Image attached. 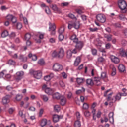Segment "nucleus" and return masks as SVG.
Instances as JSON below:
<instances>
[{
	"mask_svg": "<svg viewBox=\"0 0 127 127\" xmlns=\"http://www.w3.org/2000/svg\"><path fill=\"white\" fill-rule=\"evenodd\" d=\"M52 57H57V58H59L60 59H62L65 56V52H64V49L62 48H60L58 52L56 51H54L52 54Z\"/></svg>",
	"mask_w": 127,
	"mask_h": 127,
	"instance_id": "nucleus-1",
	"label": "nucleus"
},
{
	"mask_svg": "<svg viewBox=\"0 0 127 127\" xmlns=\"http://www.w3.org/2000/svg\"><path fill=\"white\" fill-rule=\"evenodd\" d=\"M118 6L120 8L121 13H126L127 12V3L124 0H119L118 1Z\"/></svg>",
	"mask_w": 127,
	"mask_h": 127,
	"instance_id": "nucleus-2",
	"label": "nucleus"
},
{
	"mask_svg": "<svg viewBox=\"0 0 127 127\" xmlns=\"http://www.w3.org/2000/svg\"><path fill=\"white\" fill-rule=\"evenodd\" d=\"M30 73L31 75H33L34 78L37 79L38 80L41 79V77H42V72L40 70L35 71L31 69L30 70Z\"/></svg>",
	"mask_w": 127,
	"mask_h": 127,
	"instance_id": "nucleus-3",
	"label": "nucleus"
},
{
	"mask_svg": "<svg viewBox=\"0 0 127 127\" xmlns=\"http://www.w3.org/2000/svg\"><path fill=\"white\" fill-rule=\"evenodd\" d=\"M53 70L55 72H61L63 70V66L58 63H56L53 66Z\"/></svg>",
	"mask_w": 127,
	"mask_h": 127,
	"instance_id": "nucleus-4",
	"label": "nucleus"
},
{
	"mask_svg": "<svg viewBox=\"0 0 127 127\" xmlns=\"http://www.w3.org/2000/svg\"><path fill=\"white\" fill-rule=\"evenodd\" d=\"M96 19L101 23H105L106 22V16L103 14H99L96 16Z\"/></svg>",
	"mask_w": 127,
	"mask_h": 127,
	"instance_id": "nucleus-5",
	"label": "nucleus"
},
{
	"mask_svg": "<svg viewBox=\"0 0 127 127\" xmlns=\"http://www.w3.org/2000/svg\"><path fill=\"white\" fill-rule=\"evenodd\" d=\"M6 18L7 20H9V21H11L13 24H14V23H16V22H17V18L13 15L9 14L6 16Z\"/></svg>",
	"mask_w": 127,
	"mask_h": 127,
	"instance_id": "nucleus-6",
	"label": "nucleus"
},
{
	"mask_svg": "<svg viewBox=\"0 0 127 127\" xmlns=\"http://www.w3.org/2000/svg\"><path fill=\"white\" fill-rule=\"evenodd\" d=\"M24 75V72L22 71H18L16 73V75L15 77L16 82H18L21 79H22V76Z\"/></svg>",
	"mask_w": 127,
	"mask_h": 127,
	"instance_id": "nucleus-7",
	"label": "nucleus"
},
{
	"mask_svg": "<svg viewBox=\"0 0 127 127\" xmlns=\"http://www.w3.org/2000/svg\"><path fill=\"white\" fill-rule=\"evenodd\" d=\"M42 90L44 91L46 94H48V95H51L53 93L52 89L49 87H47V85L45 84L43 86Z\"/></svg>",
	"mask_w": 127,
	"mask_h": 127,
	"instance_id": "nucleus-8",
	"label": "nucleus"
},
{
	"mask_svg": "<svg viewBox=\"0 0 127 127\" xmlns=\"http://www.w3.org/2000/svg\"><path fill=\"white\" fill-rule=\"evenodd\" d=\"M10 96L9 95H6L5 97L2 98V103L3 105H7L9 102H10Z\"/></svg>",
	"mask_w": 127,
	"mask_h": 127,
	"instance_id": "nucleus-9",
	"label": "nucleus"
},
{
	"mask_svg": "<svg viewBox=\"0 0 127 127\" xmlns=\"http://www.w3.org/2000/svg\"><path fill=\"white\" fill-rule=\"evenodd\" d=\"M115 100L113 98L112 99V101L113 102H119V101H121V99H122V96H121V92H118L116 94L115 96H114Z\"/></svg>",
	"mask_w": 127,
	"mask_h": 127,
	"instance_id": "nucleus-10",
	"label": "nucleus"
},
{
	"mask_svg": "<svg viewBox=\"0 0 127 127\" xmlns=\"http://www.w3.org/2000/svg\"><path fill=\"white\" fill-rule=\"evenodd\" d=\"M110 59L113 62V63H115L116 64L119 63L120 62V59L116 57L114 55H111L110 56Z\"/></svg>",
	"mask_w": 127,
	"mask_h": 127,
	"instance_id": "nucleus-11",
	"label": "nucleus"
},
{
	"mask_svg": "<svg viewBox=\"0 0 127 127\" xmlns=\"http://www.w3.org/2000/svg\"><path fill=\"white\" fill-rule=\"evenodd\" d=\"M76 43V45L75 46V48H77V50H81L82 48H83V47L84 46V44L83 43V42H77Z\"/></svg>",
	"mask_w": 127,
	"mask_h": 127,
	"instance_id": "nucleus-12",
	"label": "nucleus"
},
{
	"mask_svg": "<svg viewBox=\"0 0 127 127\" xmlns=\"http://www.w3.org/2000/svg\"><path fill=\"white\" fill-rule=\"evenodd\" d=\"M108 117L110 123L111 124H114V112L109 113Z\"/></svg>",
	"mask_w": 127,
	"mask_h": 127,
	"instance_id": "nucleus-13",
	"label": "nucleus"
},
{
	"mask_svg": "<svg viewBox=\"0 0 127 127\" xmlns=\"http://www.w3.org/2000/svg\"><path fill=\"white\" fill-rule=\"evenodd\" d=\"M50 7H51L54 11H56L57 12H59L60 11V10H59V8H58V7H57V5L55 4H51L50 5Z\"/></svg>",
	"mask_w": 127,
	"mask_h": 127,
	"instance_id": "nucleus-14",
	"label": "nucleus"
},
{
	"mask_svg": "<svg viewBox=\"0 0 127 127\" xmlns=\"http://www.w3.org/2000/svg\"><path fill=\"white\" fill-rule=\"evenodd\" d=\"M101 78L99 77H94V82L96 84V86H100L102 84V82H101Z\"/></svg>",
	"mask_w": 127,
	"mask_h": 127,
	"instance_id": "nucleus-15",
	"label": "nucleus"
},
{
	"mask_svg": "<svg viewBox=\"0 0 127 127\" xmlns=\"http://www.w3.org/2000/svg\"><path fill=\"white\" fill-rule=\"evenodd\" d=\"M87 86H94V81L92 79H87L86 80Z\"/></svg>",
	"mask_w": 127,
	"mask_h": 127,
	"instance_id": "nucleus-16",
	"label": "nucleus"
},
{
	"mask_svg": "<svg viewBox=\"0 0 127 127\" xmlns=\"http://www.w3.org/2000/svg\"><path fill=\"white\" fill-rule=\"evenodd\" d=\"M18 59L23 62H26V61H27V57H24V56L22 54L19 55Z\"/></svg>",
	"mask_w": 127,
	"mask_h": 127,
	"instance_id": "nucleus-17",
	"label": "nucleus"
},
{
	"mask_svg": "<svg viewBox=\"0 0 127 127\" xmlns=\"http://www.w3.org/2000/svg\"><path fill=\"white\" fill-rule=\"evenodd\" d=\"M70 39L74 43H77L78 42L79 39L77 38V36L76 35H73L70 38Z\"/></svg>",
	"mask_w": 127,
	"mask_h": 127,
	"instance_id": "nucleus-18",
	"label": "nucleus"
},
{
	"mask_svg": "<svg viewBox=\"0 0 127 127\" xmlns=\"http://www.w3.org/2000/svg\"><path fill=\"white\" fill-rule=\"evenodd\" d=\"M76 82L78 85H80V84H83L84 83V81H85V78H77L76 79Z\"/></svg>",
	"mask_w": 127,
	"mask_h": 127,
	"instance_id": "nucleus-19",
	"label": "nucleus"
},
{
	"mask_svg": "<svg viewBox=\"0 0 127 127\" xmlns=\"http://www.w3.org/2000/svg\"><path fill=\"white\" fill-rule=\"evenodd\" d=\"M28 57L29 58H32L33 61H36L37 60V56L35 55H32V54L30 53L28 55Z\"/></svg>",
	"mask_w": 127,
	"mask_h": 127,
	"instance_id": "nucleus-20",
	"label": "nucleus"
},
{
	"mask_svg": "<svg viewBox=\"0 0 127 127\" xmlns=\"http://www.w3.org/2000/svg\"><path fill=\"white\" fill-rule=\"evenodd\" d=\"M80 62H81V58L77 57L74 62V66H78L79 64H80Z\"/></svg>",
	"mask_w": 127,
	"mask_h": 127,
	"instance_id": "nucleus-21",
	"label": "nucleus"
},
{
	"mask_svg": "<svg viewBox=\"0 0 127 127\" xmlns=\"http://www.w3.org/2000/svg\"><path fill=\"white\" fill-rule=\"evenodd\" d=\"M61 98V96L60 95V94L58 92H56V93L54 94L53 95V98L56 99L57 100H59Z\"/></svg>",
	"mask_w": 127,
	"mask_h": 127,
	"instance_id": "nucleus-22",
	"label": "nucleus"
},
{
	"mask_svg": "<svg viewBox=\"0 0 127 127\" xmlns=\"http://www.w3.org/2000/svg\"><path fill=\"white\" fill-rule=\"evenodd\" d=\"M53 121L54 123H57L59 121V116L55 114L53 116Z\"/></svg>",
	"mask_w": 127,
	"mask_h": 127,
	"instance_id": "nucleus-23",
	"label": "nucleus"
},
{
	"mask_svg": "<svg viewBox=\"0 0 127 127\" xmlns=\"http://www.w3.org/2000/svg\"><path fill=\"white\" fill-rule=\"evenodd\" d=\"M118 70L120 72H125L126 70V67L123 64H120L119 65Z\"/></svg>",
	"mask_w": 127,
	"mask_h": 127,
	"instance_id": "nucleus-24",
	"label": "nucleus"
},
{
	"mask_svg": "<svg viewBox=\"0 0 127 127\" xmlns=\"http://www.w3.org/2000/svg\"><path fill=\"white\" fill-rule=\"evenodd\" d=\"M119 52L120 56H126V52H125V50L124 49H120Z\"/></svg>",
	"mask_w": 127,
	"mask_h": 127,
	"instance_id": "nucleus-25",
	"label": "nucleus"
},
{
	"mask_svg": "<svg viewBox=\"0 0 127 127\" xmlns=\"http://www.w3.org/2000/svg\"><path fill=\"white\" fill-rule=\"evenodd\" d=\"M67 102V99L65 97H63L62 98H61V105L62 106H64V105L66 104V102Z\"/></svg>",
	"mask_w": 127,
	"mask_h": 127,
	"instance_id": "nucleus-26",
	"label": "nucleus"
},
{
	"mask_svg": "<svg viewBox=\"0 0 127 127\" xmlns=\"http://www.w3.org/2000/svg\"><path fill=\"white\" fill-rule=\"evenodd\" d=\"M47 124V120H46V119H44L41 121V127H45V126H46Z\"/></svg>",
	"mask_w": 127,
	"mask_h": 127,
	"instance_id": "nucleus-27",
	"label": "nucleus"
},
{
	"mask_svg": "<svg viewBox=\"0 0 127 127\" xmlns=\"http://www.w3.org/2000/svg\"><path fill=\"white\" fill-rule=\"evenodd\" d=\"M104 37L107 39V41H111L112 40V36L111 34H105Z\"/></svg>",
	"mask_w": 127,
	"mask_h": 127,
	"instance_id": "nucleus-28",
	"label": "nucleus"
},
{
	"mask_svg": "<svg viewBox=\"0 0 127 127\" xmlns=\"http://www.w3.org/2000/svg\"><path fill=\"white\" fill-rule=\"evenodd\" d=\"M31 38V35L28 33H26L24 36V39L26 41L29 40Z\"/></svg>",
	"mask_w": 127,
	"mask_h": 127,
	"instance_id": "nucleus-29",
	"label": "nucleus"
},
{
	"mask_svg": "<svg viewBox=\"0 0 127 127\" xmlns=\"http://www.w3.org/2000/svg\"><path fill=\"white\" fill-rule=\"evenodd\" d=\"M38 64L41 66H43L45 65V62H44V60L41 59L38 61Z\"/></svg>",
	"mask_w": 127,
	"mask_h": 127,
	"instance_id": "nucleus-30",
	"label": "nucleus"
},
{
	"mask_svg": "<svg viewBox=\"0 0 127 127\" xmlns=\"http://www.w3.org/2000/svg\"><path fill=\"white\" fill-rule=\"evenodd\" d=\"M40 97L42 98L44 102H47V101H48V97L46 95L41 94Z\"/></svg>",
	"mask_w": 127,
	"mask_h": 127,
	"instance_id": "nucleus-31",
	"label": "nucleus"
},
{
	"mask_svg": "<svg viewBox=\"0 0 127 127\" xmlns=\"http://www.w3.org/2000/svg\"><path fill=\"white\" fill-rule=\"evenodd\" d=\"M74 127H81V122L79 120H76L75 122Z\"/></svg>",
	"mask_w": 127,
	"mask_h": 127,
	"instance_id": "nucleus-32",
	"label": "nucleus"
},
{
	"mask_svg": "<svg viewBox=\"0 0 127 127\" xmlns=\"http://www.w3.org/2000/svg\"><path fill=\"white\" fill-rule=\"evenodd\" d=\"M1 36L2 37H3V38H4L7 36H8V31H4L1 34Z\"/></svg>",
	"mask_w": 127,
	"mask_h": 127,
	"instance_id": "nucleus-33",
	"label": "nucleus"
},
{
	"mask_svg": "<svg viewBox=\"0 0 127 127\" xmlns=\"http://www.w3.org/2000/svg\"><path fill=\"white\" fill-rule=\"evenodd\" d=\"M54 109L55 112L58 113V112H59V111H60V106L58 105H55L54 107Z\"/></svg>",
	"mask_w": 127,
	"mask_h": 127,
	"instance_id": "nucleus-34",
	"label": "nucleus"
},
{
	"mask_svg": "<svg viewBox=\"0 0 127 127\" xmlns=\"http://www.w3.org/2000/svg\"><path fill=\"white\" fill-rule=\"evenodd\" d=\"M72 51H71V50L67 51V58L70 59V58H71L72 57Z\"/></svg>",
	"mask_w": 127,
	"mask_h": 127,
	"instance_id": "nucleus-35",
	"label": "nucleus"
},
{
	"mask_svg": "<svg viewBox=\"0 0 127 127\" xmlns=\"http://www.w3.org/2000/svg\"><path fill=\"white\" fill-rule=\"evenodd\" d=\"M112 69V73H111V76H115L116 75V67L115 66H112L111 67Z\"/></svg>",
	"mask_w": 127,
	"mask_h": 127,
	"instance_id": "nucleus-36",
	"label": "nucleus"
},
{
	"mask_svg": "<svg viewBox=\"0 0 127 127\" xmlns=\"http://www.w3.org/2000/svg\"><path fill=\"white\" fill-rule=\"evenodd\" d=\"M45 11L47 14H51V11L49 9V7L46 6L45 9Z\"/></svg>",
	"mask_w": 127,
	"mask_h": 127,
	"instance_id": "nucleus-37",
	"label": "nucleus"
},
{
	"mask_svg": "<svg viewBox=\"0 0 127 127\" xmlns=\"http://www.w3.org/2000/svg\"><path fill=\"white\" fill-rule=\"evenodd\" d=\"M83 92H85V88H82V89H79L76 91V94L77 95H80L81 93H83Z\"/></svg>",
	"mask_w": 127,
	"mask_h": 127,
	"instance_id": "nucleus-38",
	"label": "nucleus"
},
{
	"mask_svg": "<svg viewBox=\"0 0 127 127\" xmlns=\"http://www.w3.org/2000/svg\"><path fill=\"white\" fill-rule=\"evenodd\" d=\"M22 99V95L18 94L17 95L16 97V101H18V102H19V101H21Z\"/></svg>",
	"mask_w": 127,
	"mask_h": 127,
	"instance_id": "nucleus-39",
	"label": "nucleus"
},
{
	"mask_svg": "<svg viewBox=\"0 0 127 127\" xmlns=\"http://www.w3.org/2000/svg\"><path fill=\"white\" fill-rule=\"evenodd\" d=\"M6 74V70H4L0 72V78H3V76Z\"/></svg>",
	"mask_w": 127,
	"mask_h": 127,
	"instance_id": "nucleus-40",
	"label": "nucleus"
},
{
	"mask_svg": "<svg viewBox=\"0 0 127 127\" xmlns=\"http://www.w3.org/2000/svg\"><path fill=\"white\" fill-rule=\"evenodd\" d=\"M17 29L20 30L22 28V24L21 23H17L16 24Z\"/></svg>",
	"mask_w": 127,
	"mask_h": 127,
	"instance_id": "nucleus-41",
	"label": "nucleus"
},
{
	"mask_svg": "<svg viewBox=\"0 0 127 127\" xmlns=\"http://www.w3.org/2000/svg\"><path fill=\"white\" fill-rule=\"evenodd\" d=\"M44 80H45V81H46L47 82H49V81H50L51 80V78L48 75H46L45 76H44Z\"/></svg>",
	"mask_w": 127,
	"mask_h": 127,
	"instance_id": "nucleus-42",
	"label": "nucleus"
},
{
	"mask_svg": "<svg viewBox=\"0 0 127 127\" xmlns=\"http://www.w3.org/2000/svg\"><path fill=\"white\" fill-rule=\"evenodd\" d=\"M68 17H69V18H71V19H75V20H77V18L73 14H71V13L69 14H68Z\"/></svg>",
	"mask_w": 127,
	"mask_h": 127,
	"instance_id": "nucleus-43",
	"label": "nucleus"
},
{
	"mask_svg": "<svg viewBox=\"0 0 127 127\" xmlns=\"http://www.w3.org/2000/svg\"><path fill=\"white\" fill-rule=\"evenodd\" d=\"M65 31V28L64 27H61L59 30V34H62Z\"/></svg>",
	"mask_w": 127,
	"mask_h": 127,
	"instance_id": "nucleus-44",
	"label": "nucleus"
},
{
	"mask_svg": "<svg viewBox=\"0 0 127 127\" xmlns=\"http://www.w3.org/2000/svg\"><path fill=\"white\" fill-rule=\"evenodd\" d=\"M8 64L9 65H15V61H14L13 60H9L8 61Z\"/></svg>",
	"mask_w": 127,
	"mask_h": 127,
	"instance_id": "nucleus-45",
	"label": "nucleus"
},
{
	"mask_svg": "<svg viewBox=\"0 0 127 127\" xmlns=\"http://www.w3.org/2000/svg\"><path fill=\"white\" fill-rule=\"evenodd\" d=\"M74 25L75 29H78L80 27V23L79 22L74 23Z\"/></svg>",
	"mask_w": 127,
	"mask_h": 127,
	"instance_id": "nucleus-46",
	"label": "nucleus"
},
{
	"mask_svg": "<svg viewBox=\"0 0 127 127\" xmlns=\"http://www.w3.org/2000/svg\"><path fill=\"white\" fill-rule=\"evenodd\" d=\"M119 17L120 20H125L126 19V17H125V15L123 14H120Z\"/></svg>",
	"mask_w": 127,
	"mask_h": 127,
	"instance_id": "nucleus-47",
	"label": "nucleus"
},
{
	"mask_svg": "<svg viewBox=\"0 0 127 127\" xmlns=\"http://www.w3.org/2000/svg\"><path fill=\"white\" fill-rule=\"evenodd\" d=\"M107 78V74L105 72H102L101 74V79H106Z\"/></svg>",
	"mask_w": 127,
	"mask_h": 127,
	"instance_id": "nucleus-48",
	"label": "nucleus"
},
{
	"mask_svg": "<svg viewBox=\"0 0 127 127\" xmlns=\"http://www.w3.org/2000/svg\"><path fill=\"white\" fill-rule=\"evenodd\" d=\"M83 108L84 109V110H88V109H89V105L86 103H83Z\"/></svg>",
	"mask_w": 127,
	"mask_h": 127,
	"instance_id": "nucleus-49",
	"label": "nucleus"
},
{
	"mask_svg": "<svg viewBox=\"0 0 127 127\" xmlns=\"http://www.w3.org/2000/svg\"><path fill=\"white\" fill-rule=\"evenodd\" d=\"M59 85L60 87H61L62 88H63V89L65 88V83H64V82H63V81H60Z\"/></svg>",
	"mask_w": 127,
	"mask_h": 127,
	"instance_id": "nucleus-50",
	"label": "nucleus"
},
{
	"mask_svg": "<svg viewBox=\"0 0 127 127\" xmlns=\"http://www.w3.org/2000/svg\"><path fill=\"white\" fill-rule=\"evenodd\" d=\"M63 39H64V36L63 35V34H59V40L60 41H62V40H63Z\"/></svg>",
	"mask_w": 127,
	"mask_h": 127,
	"instance_id": "nucleus-51",
	"label": "nucleus"
},
{
	"mask_svg": "<svg viewBox=\"0 0 127 127\" xmlns=\"http://www.w3.org/2000/svg\"><path fill=\"white\" fill-rule=\"evenodd\" d=\"M50 31L51 30H55V28H56V27H55V24H53L52 26H50Z\"/></svg>",
	"mask_w": 127,
	"mask_h": 127,
	"instance_id": "nucleus-52",
	"label": "nucleus"
},
{
	"mask_svg": "<svg viewBox=\"0 0 127 127\" xmlns=\"http://www.w3.org/2000/svg\"><path fill=\"white\" fill-rule=\"evenodd\" d=\"M76 115L77 121H80V119H81V115H80V112H76Z\"/></svg>",
	"mask_w": 127,
	"mask_h": 127,
	"instance_id": "nucleus-53",
	"label": "nucleus"
},
{
	"mask_svg": "<svg viewBox=\"0 0 127 127\" xmlns=\"http://www.w3.org/2000/svg\"><path fill=\"white\" fill-rule=\"evenodd\" d=\"M84 116H85V117H90V116H91V113L89 111H85L84 112Z\"/></svg>",
	"mask_w": 127,
	"mask_h": 127,
	"instance_id": "nucleus-54",
	"label": "nucleus"
},
{
	"mask_svg": "<svg viewBox=\"0 0 127 127\" xmlns=\"http://www.w3.org/2000/svg\"><path fill=\"white\" fill-rule=\"evenodd\" d=\"M113 95V92L110 93L108 95V97L107 99V101L109 102L111 100V98L112 97V95Z\"/></svg>",
	"mask_w": 127,
	"mask_h": 127,
	"instance_id": "nucleus-55",
	"label": "nucleus"
},
{
	"mask_svg": "<svg viewBox=\"0 0 127 127\" xmlns=\"http://www.w3.org/2000/svg\"><path fill=\"white\" fill-rule=\"evenodd\" d=\"M19 116H20V117H21L23 118H25V115H23V113L22 112V111H20L19 112Z\"/></svg>",
	"mask_w": 127,
	"mask_h": 127,
	"instance_id": "nucleus-56",
	"label": "nucleus"
},
{
	"mask_svg": "<svg viewBox=\"0 0 127 127\" xmlns=\"http://www.w3.org/2000/svg\"><path fill=\"white\" fill-rule=\"evenodd\" d=\"M89 30H90V31H91L92 32H95L98 31V28H89Z\"/></svg>",
	"mask_w": 127,
	"mask_h": 127,
	"instance_id": "nucleus-57",
	"label": "nucleus"
},
{
	"mask_svg": "<svg viewBox=\"0 0 127 127\" xmlns=\"http://www.w3.org/2000/svg\"><path fill=\"white\" fill-rule=\"evenodd\" d=\"M98 60L99 62L102 63V62H104V61H105V59L103 58V57H100L98 58Z\"/></svg>",
	"mask_w": 127,
	"mask_h": 127,
	"instance_id": "nucleus-58",
	"label": "nucleus"
},
{
	"mask_svg": "<svg viewBox=\"0 0 127 127\" xmlns=\"http://www.w3.org/2000/svg\"><path fill=\"white\" fill-rule=\"evenodd\" d=\"M62 75L64 79H67V75L65 72H62Z\"/></svg>",
	"mask_w": 127,
	"mask_h": 127,
	"instance_id": "nucleus-59",
	"label": "nucleus"
},
{
	"mask_svg": "<svg viewBox=\"0 0 127 127\" xmlns=\"http://www.w3.org/2000/svg\"><path fill=\"white\" fill-rule=\"evenodd\" d=\"M76 11L78 14H82V13H84V12H83L82 10L79 9H76Z\"/></svg>",
	"mask_w": 127,
	"mask_h": 127,
	"instance_id": "nucleus-60",
	"label": "nucleus"
},
{
	"mask_svg": "<svg viewBox=\"0 0 127 127\" xmlns=\"http://www.w3.org/2000/svg\"><path fill=\"white\" fill-rule=\"evenodd\" d=\"M92 53L93 55H97V50L96 49H92Z\"/></svg>",
	"mask_w": 127,
	"mask_h": 127,
	"instance_id": "nucleus-61",
	"label": "nucleus"
},
{
	"mask_svg": "<svg viewBox=\"0 0 127 127\" xmlns=\"http://www.w3.org/2000/svg\"><path fill=\"white\" fill-rule=\"evenodd\" d=\"M81 18H82L83 21H85L87 20V16H86V15H82L81 16Z\"/></svg>",
	"mask_w": 127,
	"mask_h": 127,
	"instance_id": "nucleus-62",
	"label": "nucleus"
},
{
	"mask_svg": "<svg viewBox=\"0 0 127 127\" xmlns=\"http://www.w3.org/2000/svg\"><path fill=\"white\" fill-rule=\"evenodd\" d=\"M49 42L50 43H55V39L51 38L49 39Z\"/></svg>",
	"mask_w": 127,
	"mask_h": 127,
	"instance_id": "nucleus-63",
	"label": "nucleus"
},
{
	"mask_svg": "<svg viewBox=\"0 0 127 127\" xmlns=\"http://www.w3.org/2000/svg\"><path fill=\"white\" fill-rule=\"evenodd\" d=\"M44 37V34L40 33L39 35V38L40 39H43Z\"/></svg>",
	"mask_w": 127,
	"mask_h": 127,
	"instance_id": "nucleus-64",
	"label": "nucleus"
}]
</instances>
